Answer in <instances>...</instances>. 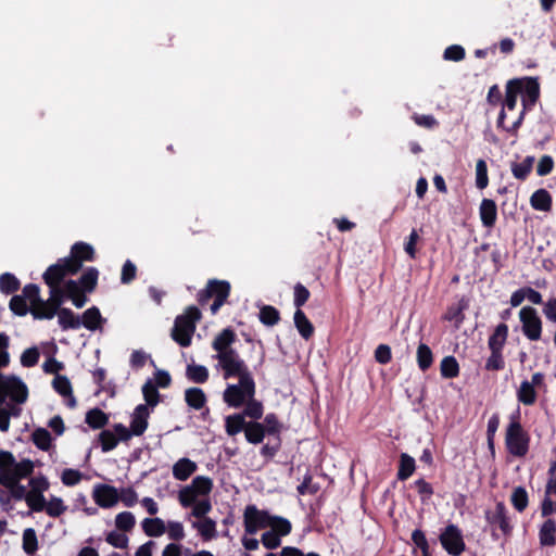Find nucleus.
I'll list each match as a JSON object with an SVG mask.
<instances>
[{
  "label": "nucleus",
  "instance_id": "1",
  "mask_svg": "<svg viewBox=\"0 0 556 556\" xmlns=\"http://www.w3.org/2000/svg\"><path fill=\"white\" fill-rule=\"evenodd\" d=\"M232 371L233 374L228 375V371L224 370V378L238 377L239 381L236 384L227 386L223 393V400L228 406L239 408L244 405L248 399L255 396L256 387L247 364L240 365L239 369Z\"/></svg>",
  "mask_w": 556,
  "mask_h": 556
},
{
  "label": "nucleus",
  "instance_id": "2",
  "mask_svg": "<svg viewBox=\"0 0 556 556\" xmlns=\"http://www.w3.org/2000/svg\"><path fill=\"white\" fill-rule=\"evenodd\" d=\"M236 339V332L228 327L223 329L212 342L213 350L217 352L218 364L223 371H228V375L233 374V369H239L240 365L245 364L238 352L231 348Z\"/></svg>",
  "mask_w": 556,
  "mask_h": 556
},
{
  "label": "nucleus",
  "instance_id": "3",
  "mask_svg": "<svg viewBox=\"0 0 556 556\" xmlns=\"http://www.w3.org/2000/svg\"><path fill=\"white\" fill-rule=\"evenodd\" d=\"M201 311L194 306H188L184 314L178 315L174 320L170 331L172 339L181 348L191 345L193 333L197 329V323L201 319Z\"/></svg>",
  "mask_w": 556,
  "mask_h": 556
},
{
  "label": "nucleus",
  "instance_id": "4",
  "mask_svg": "<svg viewBox=\"0 0 556 556\" xmlns=\"http://www.w3.org/2000/svg\"><path fill=\"white\" fill-rule=\"evenodd\" d=\"M505 444L507 451L516 457H523L529 452L530 434L520 422L519 410L509 416V424L505 433Z\"/></svg>",
  "mask_w": 556,
  "mask_h": 556
},
{
  "label": "nucleus",
  "instance_id": "5",
  "mask_svg": "<svg viewBox=\"0 0 556 556\" xmlns=\"http://www.w3.org/2000/svg\"><path fill=\"white\" fill-rule=\"evenodd\" d=\"M231 292V285L227 280L210 279L204 289L200 290L197 300L204 306L213 299L210 306L212 315H216L220 307L227 302Z\"/></svg>",
  "mask_w": 556,
  "mask_h": 556
},
{
  "label": "nucleus",
  "instance_id": "6",
  "mask_svg": "<svg viewBox=\"0 0 556 556\" xmlns=\"http://www.w3.org/2000/svg\"><path fill=\"white\" fill-rule=\"evenodd\" d=\"M7 397L16 404H23L28 397L27 386L16 376H3L0 372V406Z\"/></svg>",
  "mask_w": 556,
  "mask_h": 556
},
{
  "label": "nucleus",
  "instance_id": "7",
  "mask_svg": "<svg viewBox=\"0 0 556 556\" xmlns=\"http://www.w3.org/2000/svg\"><path fill=\"white\" fill-rule=\"evenodd\" d=\"M508 81L519 84V96L521 105L525 110H533L541 94V88L538 77L523 76L511 78Z\"/></svg>",
  "mask_w": 556,
  "mask_h": 556
},
{
  "label": "nucleus",
  "instance_id": "8",
  "mask_svg": "<svg viewBox=\"0 0 556 556\" xmlns=\"http://www.w3.org/2000/svg\"><path fill=\"white\" fill-rule=\"evenodd\" d=\"M50 296L47 301L43 300L42 308L30 309V314L35 319H52L56 312L62 307L64 300L66 299L64 288L62 286L49 287Z\"/></svg>",
  "mask_w": 556,
  "mask_h": 556
},
{
  "label": "nucleus",
  "instance_id": "9",
  "mask_svg": "<svg viewBox=\"0 0 556 556\" xmlns=\"http://www.w3.org/2000/svg\"><path fill=\"white\" fill-rule=\"evenodd\" d=\"M442 547L452 556H459L466 548L460 529L453 523L447 525L439 536Z\"/></svg>",
  "mask_w": 556,
  "mask_h": 556
},
{
  "label": "nucleus",
  "instance_id": "10",
  "mask_svg": "<svg viewBox=\"0 0 556 556\" xmlns=\"http://www.w3.org/2000/svg\"><path fill=\"white\" fill-rule=\"evenodd\" d=\"M64 258L68 263V268L77 274L83 268L84 262L96 260V251L91 244L77 241L71 247L70 255Z\"/></svg>",
  "mask_w": 556,
  "mask_h": 556
},
{
  "label": "nucleus",
  "instance_id": "11",
  "mask_svg": "<svg viewBox=\"0 0 556 556\" xmlns=\"http://www.w3.org/2000/svg\"><path fill=\"white\" fill-rule=\"evenodd\" d=\"M273 515L261 510L255 505H248L243 514L244 530L248 534H255L258 529L269 527Z\"/></svg>",
  "mask_w": 556,
  "mask_h": 556
},
{
  "label": "nucleus",
  "instance_id": "12",
  "mask_svg": "<svg viewBox=\"0 0 556 556\" xmlns=\"http://www.w3.org/2000/svg\"><path fill=\"white\" fill-rule=\"evenodd\" d=\"M523 334L531 341H538L542 334V320L532 306H523L519 312Z\"/></svg>",
  "mask_w": 556,
  "mask_h": 556
},
{
  "label": "nucleus",
  "instance_id": "13",
  "mask_svg": "<svg viewBox=\"0 0 556 556\" xmlns=\"http://www.w3.org/2000/svg\"><path fill=\"white\" fill-rule=\"evenodd\" d=\"M76 275L68 268L67 261L62 257L55 264L50 265L42 275V279L48 287L61 286L66 276Z\"/></svg>",
  "mask_w": 556,
  "mask_h": 556
},
{
  "label": "nucleus",
  "instance_id": "14",
  "mask_svg": "<svg viewBox=\"0 0 556 556\" xmlns=\"http://www.w3.org/2000/svg\"><path fill=\"white\" fill-rule=\"evenodd\" d=\"M92 498L101 508H111L119 502V494L115 486L99 483L93 486Z\"/></svg>",
  "mask_w": 556,
  "mask_h": 556
},
{
  "label": "nucleus",
  "instance_id": "15",
  "mask_svg": "<svg viewBox=\"0 0 556 556\" xmlns=\"http://www.w3.org/2000/svg\"><path fill=\"white\" fill-rule=\"evenodd\" d=\"M485 519L491 526H497L504 535H510L513 526L503 502H497L493 511H486Z\"/></svg>",
  "mask_w": 556,
  "mask_h": 556
},
{
  "label": "nucleus",
  "instance_id": "16",
  "mask_svg": "<svg viewBox=\"0 0 556 556\" xmlns=\"http://www.w3.org/2000/svg\"><path fill=\"white\" fill-rule=\"evenodd\" d=\"M519 90V84L511 81L506 83L505 97L502 100V109L497 116V127H503L504 121L506 118L505 109H507L508 111H514L516 109Z\"/></svg>",
  "mask_w": 556,
  "mask_h": 556
},
{
  "label": "nucleus",
  "instance_id": "17",
  "mask_svg": "<svg viewBox=\"0 0 556 556\" xmlns=\"http://www.w3.org/2000/svg\"><path fill=\"white\" fill-rule=\"evenodd\" d=\"M150 412L147 405L139 404L134 409L130 420V429L136 437L142 435L149 426Z\"/></svg>",
  "mask_w": 556,
  "mask_h": 556
},
{
  "label": "nucleus",
  "instance_id": "18",
  "mask_svg": "<svg viewBox=\"0 0 556 556\" xmlns=\"http://www.w3.org/2000/svg\"><path fill=\"white\" fill-rule=\"evenodd\" d=\"M479 214L484 227H494L497 219V206L495 201L491 199H483L480 203Z\"/></svg>",
  "mask_w": 556,
  "mask_h": 556
},
{
  "label": "nucleus",
  "instance_id": "19",
  "mask_svg": "<svg viewBox=\"0 0 556 556\" xmlns=\"http://www.w3.org/2000/svg\"><path fill=\"white\" fill-rule=\"evenodd\" d=\"M105 321L97 306L87 308L80 317L81 326L90 331L101 329Z\"/></svg>",
  "mask_w": 556,
  "mask_h": 556
},
{
  "label": "nucleus",
  "instance_id": "20",
  "mask_svg": "<svg viewBox=\"0 0 556 556\" xmlns=\"http://www.w3.org/2000/svg\"><path fill=\"white\" fill-rule=\"evenodd\" d=\"M294 326L304 340L313 337L315 328L302 309H296L293 316Z\"/></svg>",
  "mask_w": 556,
  "mask_h": 556
},
{
  "label": "nucleus",
  "instance_id": "21",
  "mask_svg": "<svg viewBox=\"0 0 556 556\" xmlns=\"http://www.w3.org/2000/svg\"><path fill=\"white\" fill-rule=\"evenodd\" d=\"M508 338V326L504 323L498 324L493 333L489 337L488 346L490 350L503 351Z\"/></svg>",
  "mask_w": 556,
  "mask_h": 556
},
{
  "label": "nucleus",
  "instance_id": "22",
  "mask_svg": "<svg viewBox=\"0 0 556 556\" xmlns=\"http://www.w3.org/2000/svg\"><path fill=\"white\" fill-rule=\"evenodd\" d=\"M52 387L60 395L70 397V406L74 407L76 405V400L73 396L72 383L66 376L56 375L52 381Z\"/></svg>",
  "mask_w": 556,
  "mask_h": 556
},
{
  "label": "nucleus",
  "instance_id": "23",
  "mask_svg": "<svg viewBox=\"0 0 556 556\" xmlns=\"http://www.w3.org/2000/svg\"><path fill=\"white\" fill-rule=\"evenodd\" d=\"M556 521L552 518L546 519L539 530V540L542 546H553L556 543Z\"/></svg>",
  "mask_w": 556,
  "mask_h": 556
},
{
  "label": "nucleus",
  "instance_id": "24",
  "mask_svg": "<svg viewBox=\"0 0 556 556\" xmlns=\"http://www.w3.org/2000/svg\"><path fill=\"white\" fill-rule=\"evenodd\" d=\"M248 421L241 413L229 415L225 418V431L229 437H235L245 431Z\"/></svg>",
  "mask_w": 556,
  "mask_h": 556
},
{
  "label": "nucleus",
  "instance_id": "25",
  "mask_svg": "<svg viewBox=\"0 0 556 556\" xmlns=\"http://www.w3.org/2000/svg\"><path fill=\"white\" fill-rule=\"evenodd\" d=\"M59 325L62 330L78 329L81 326L80 317L71 308H61L56 312Z\"/></svg>",
  "mask_w": 556,
  "mask_h": 556
},
{
  "label": "nucleus",
  "instance_id": "26",
  "mask_svg": "<svg viewBox=\"0 0 556 556\" xmlns=\"http://www.w3.org/2000/svg\"><path fill=\"white\" fill-rule=\"evenodd\" d=\"M185 401L189 407L200 410L205 406L207 400L202 389L192 387L185 391Z\"/></svg>",
  "mask_w": 556,
  "mask_h": 556
},
{
  "label": "nucleus",
  "instance_id": "27",
  "mask_svg": "<svg viewBox=\"0 0 556 556\" xmlns=\"http://www.w3.org/2000/svg\"><path fill=\"white\" fill-rule=\"evenodd\" d=\"M197 470V464L189 458H180L173 466V475L179 481H186Z\"/></svg>",
  "mask_w": 556,
  "mask_h": 556
},
{
  "label": "nucleus",
  "instance_id": "28",
  "mask_svg": "<svg viewBox=\"0 0 556 556\" xmlns=\"http://www.w3.org/2000/svg\"><path fill=\"white\" fill-rule=\"evenodd\" d=\"M531 206L536 211L549 212L552 210V197L545 189H538L530 198Z\"/></svg>",
  "mask_w": 556,
  "mask_h": 556
},
{
  "label": "nucleus",
  "instance_id": "29",
  "mask_svg": "<svg viewBox=\"0 0 556 556\" xmlns=\"http://www.w3.org/2000/svg\"><path fill=\"white\" fill-rule=\"evenodd\" d=\"M85 421L91 429H102L109 424V415L94 407L86 413Z\"/></svg>",
  "mask_w": 556,
  "mask_h": 556
},
{
  "label": "nucleus",
  "instance_id": "30",
  "mask_svg": "<svg viewBox=\"0 0 556 556\" xmlns=\"http://www.w3.org/2000/svg\"><path fill=\"white\" fill-rule=\"evenodd\" d=\"M143 532L151 538H159L166 531V526L161 518H144L141 522Z\"/></svg>",
  "mask_w": 556,
  "mask_h": 556
},
{
  "label": "nucleus",
  "instance_id": "31",
  "mask_svg": "<svg viewBox=\"0 0 556 556\" xmlns=\"http://www.w3.org/2000/svg\"><path fill=\"white\" fill-rule=\"evenodd\" d=\"M98 279L99 270L96 267H88L76 281L86 291V293H92L98 286Z\"/></svg>",
  "mask_w": 556,
  "mask_h": 556
},
{
  "label": "nucleus",
  "instance_id": "32",
  "mask_svg": "<svg viewBox=\"0 0 556 556\" xmlns=\"http://www.w3.org/2000/svg\"><path fill=\"white\" fill-rule=\"evenodd\" d=\"M266 429L258 421H249L244 431L245 439L251 444H260L263 442Z\"/></svg>",
  "mask_w": 556,
  "mask_h": 556
},
{
  "label": "nucleus",
  "instance_id": "33",
  "mask_svg": "<svg viewBox=\"0 0 556 556\" xmlns=\"http://www.w3.org/2000/svg\"><path fill=\"white\" fill-rule=\"evenodd\" d=\"M416 463L414 457L406 453H402L400 456V464L397 470V480L405 481L407 480L415 471Z\"/></svg>",
  "mask_w": 556,
  "mask_h": 556
},
{
  "label": "nucleus",
  "instance_id": "34",
  "mask_svg": "<svg viewBox=\"0 0 556 556\" xmlns=\"http://www.w3.org/2000/svg\"><path fill=\"white\" fill-rule=\"evenodd\" d=\"M536 397L538 394L535 389L532 387V383H529L528 380H523L517 390L518 401L523 405L531 406L536 402Z\"/></svg>",
  "mask_w": 556,
  "mask_h": 556
},
{
  "label": "nucleus",
  "instance_id": "35",
  "mask_svg": "<svg viewBox=\"0 0 556 556\" xmlns=\"http://www.w3.org/2000/svg\"><path fill=\"white\" fill-rule=\"evenodd\" d=\"M22 296L30 303V309H41L43 300L40 298V288L35 283L26 285L22 290Z\"/></svg>",
  "mask_w": 556,
  "mask_h": 556
},
{
  "label": "nucleus",
  "instance_id": "36",
  "mask_svg": "<svg viewBox=\"0 0 556 556\" xmlns=\"http://www.w3.org/2000/svg\"><path fill=\"white\" fill-rule=\"evenodd\" d=\"M534 163V156L528 155L521 163H511V173L516 179L526 180L530 175Z\"/></svg>",
  "mask_w": 556,
  "mask_h": 556
},
{
  "label": "nucleus",
  "instance_id": "37",
  "mask_svg": "<svg viewBox=\"0 0 556 556\" xmlns=\"http://www.w3.org/2000/svg\"><path fill=\"white\" fill-rule=\"evenodd\" d=\"M441 376L445 379H453L459 375V364L457 359L450 355L445 356L440 364Z\"/></svg>",
  "mask_w": 556,
  "mask_h": 556
},
{
  "label": "nucleus",
  "instance_id": "38",
  "mask_svg": "<svg viewBox=\"0 0 556 556\" xmlns=\"http://www.w3.org/2000/svg\"><path fill=\"white\" fill-rule=\"evenodd\" d=\"M193 527L198 529V532L204 541H211L216 538V522L208 517H204L201 521L194 522Z\"/></svg>",
  "mask_w": 556,
  "mask_h": 556
},
{
  "label": "nucleus",
  "instance_id": "39",
  "mask_svg": "<svg viewBox=\"0 0 556 556\" xmlns=\"http://www.w3.org/2000/svg\"><path fill=\"white\" fill-rule=\"evenodd\" d=\"M258 318L263 325L273 327L280 321V313L275 306L263 305L260 308Z\"/></svg>",
  "mask_w": 556,
  "mask_h": 556
},
{
  "label": "nucleus",
  "instance_id": "40",
  "mask_svg": "<svg viewBox=\"0 0 556 556\" xmlns=\"http://www.w3.org/2000/svg\"><path fill=\"white\" fill-rule=\"evenodd\" d=\"M186 377L194 383H205L208 380V370L203 365L190 364L186 368Z\"/></svg>",
  "mask_w": 556,
  "mask_h": 556
},
{
  "label": "nucleus",
  "instance_id": "41",
  "mask_svg": "<svg viewBox=\"0 0 556 556\" xmlns=\"http://www.w3.org/2000/svg\"><path fill=\"white\" fill-rule=\"evenodd\" d=\"M33 443L41 451H49L52 445L50 432L45 428H37L31 433Z\"/></svg>",
  "mask_w": 556,
  "mask_h": 556
},
{
  "label": "nucleus",
  "instance_id": "42",
  "mask_svg": "<svg viewBox=\"0 0 556 556\" xmlns=\"http://www.w3.org/2000/svg\"><path fill=\"white\" fill-rule=\"evenodd\" d=\"M433 363V354L431 349L425 344L420 343L417 348V364L421 371L428 370Z\"/></svg>",
  "mask_w": 556,
  "mask_h": 556
},
{
  "label": "nucleus",
  "instance_id": "43",
  "mask_svg": "<svg viewBox=\"0 0 556 556\" xmlns=\"http://www.w3.org/2000/svg\"><path fill=\"white\" fill-rule=\"evenodd\" d=\"M22 541L24 552L29 556H34L38 551V539L36 531L33 528L25 529L23 531Z\"/></svg>",
  "mask_w": 556,
  "mask_h": 556
},
{
  "label": "nucleus",
  "instance_id": "44",
  "mask_svg": "<svg viewBox=\"0 0 556 556\" xmlns=\"http://www.w3.org/2000/svg\"><path fill=\"white\" fill-rule=\"evenodd\" d=\"M269 527L270 531L280 538L289 535L292 531L290 520L281 516H273Z\"/></svg>",
  "mask_w": 556,
  "mask_h": 556
},
{
  "label": "nucleus",
  "instance_id": "45",
  "mask_svg": "<svg viewBox=\"0 0 556 556\" xmlns=\"http://www.w3.org/2000/svg\"><path fill=\"white\" fill-rule=\"evenodd\" d=\"M264 413V407L262 402L255 400L253 396L252 399H248V401L244 403V409L241 413L245 417H250L254 419V421L262 418Z\"/></svg>",
  "mask_w": 556,
  "mask_h": 556
},
{
  "label": "nucleus",
  "instance_id": "46",
  "mask_svg": "<svg viewBox=\"0 0 556 556\" xmlns=\"http://www.w3.org/2000/svg\"><path fill=\"white\" fill-rule=\"evenodd\" d=\"M21 287L20 280L11 273L0 276V291L4 294H13Z\"/></svg>",
  "mask_w": 556,
  "mask_h": 556
},
{
  "label": "nucleus",
  "instance_id": "47",
  "mask_svg": "<svg viewBox=\"0 0 556 556\" xmlns=\"http://www.w3.org/2000/svg\"><path fill=\"white\" fill-rule=\"evenodd\" d=\"M142 394L146 401L144 405H147V407H155L159 404L160 393L156 386L151 380H148L142 386Z\"/></svg>",
  "mask_w": 556,
  "mask_h": 556
},
{
  "label": "nucleus",
  "instance_id": "48",
  "mask_svg": "<svg viewBox=\"0 0 556 556\" xmlns=\"http://www.w3.org/2000/svg\"><path fill=\"white\" fill-rule=\"evenodd\" d=\"M67 510V506L64 504L61 497L51 496V498L46 502L45 511L48 516L52 518H58L63 515Z\"/></svg>",
  "mask_w": 556,
  "mask_h": 556
},
{
  "label": "nucleus",
  "instance_id": "49",
  "mask_svg": "<svg viewBox=\"0 0 556 556\" xmlns=\"http://www.w3.org/2000/svg\"><path fill=\"white\" fill-rule=\"evenodd\" d=\"M510 502L517 511L522 513L529 504V497L526 489L522 486L515 488L510 497Z\"/></svg>",
  "mask_w": 556,
  "mask_h": 556
},
{
  "label": "nucleus",
  "instance_id": "50",
  "mask_svg": "<svg viewBox=\"0 0 556 556\" xmlns=\"http://www.w3.org/2000/svg\"><path fill=\"white\" fill-rule=\"evenodd\" d=\"M190 486L199 496H205L211 493L213 489V481L208 477L197 476L195 478H193Z\"/></svg>",
  "mask_w": 556,
  "mask_h": 556
},
{
  "label": "nucleus",
  "instance_id": "51",
  "mask_svg": "<svg viewBox=\"0 0 556 556\" xmlns=\"http://www.w3.org/2000/svg\"><path fill=\"white\" fill-rule=\"evenodd\" d=\"M135 525L136 519L130 511H122L115 517V526L121 531L129 532L134 529Z\"/></svg>",
  "mask_w": 556,
  "mask_h": 556
},
{
  "label": "nucleus",
  "instance_id": "52",
  "mask_svg": "<svg viewBox=\"0 0 556 556\" xmlns=\"http://www.w3.org/2000/svg\"><path fill=\"white\" fill-rule=\"evenodd\" d=\"M98 440L104 453L114 450L118 444V439H116L114 431L111 430H102L98 435Z\"/></svg>",
  "mask_w": 556,
  "mask_h": 556
},
{
  "label": "nucleus",
  "instance_id": "53",
  "mask_svg": "<svg viewBox=\"0 0 556 556\" xmlns=\"http://www.w3.org/2000/svg\"><path fill=\"white\" fill-rule=\"evenodd\" d=\"M489 185L488 165L482 159L476 163V186L478 189L483 190Z\"/></svg>",
  "mask_w": 556,
  "mask_h": 556
},
{
  "label": "nucleus",
  "instance_id": "54",
  "mask_svg": "<svg viewBox=\"0 0 556 556\" xmlns=\"http://www.w3.org/2000/svg\"><path fill=\"white\" fill-rule=\"evenodd\" d=\"M46 502L47 501L43 494L28 491L26 504L31 511L40 513L45 510Z\"/></svg>",
  "mask_w": 556,
  "mask_h": 556
},
{
  "label": "nucleus",
  "instance_id": "55",
  "mask_svg": "<svg viewBox=\"0 0 556 556\" xmlns=\"http://www.w3.org/2000/svg\"><path fill=\"white\" fill-rule=\"evenodd\" d=\"M491 354L485 362V369L497 371L505 367L503 351L490 350Z\"/></svg>",
  "mask_w": 556,
  "mask_h": 556
},
{
  "label": "nucleus",
  "instance_id": "56",
  "mask_svg": "<svg viewBox=\"0 0 556 556\" xmlns=\"http://www.w3.org/2000/svg\"><path fill=\"white\" fill-rule=\"evenodd\" d=\"M412 541L421 551V556H431L430 546L422 530L416 529L412 533Z\"/></svg>",
  "mask_w": 556,
  "mask_h": 556
},
{
  "label": "nucleus",
  "instance_id": "57",
  "mask_svg": "<svg viewBox=\"0 0 556 556\" xmlns=\"http://www.w3.org/2000/svg\"><path fill=\"white\" fill-rule=\"evenodd\" d=\"M9 307L17 316H25L28 312L30 313V306L28 307L26 300L22 295H13Z\"/></svg>",
  "mask_w": 556,
  "mask_h": 556
},
{
  "label": "nucleus",
  "instance_id": "58",
  "mask_svg": "<svg viewBox=\"0 0 556 556\" xmlns=\"http://www.w3.org/2000/svg\"><path fill=\"white\" fill-rule=\"evenodd\" d=\"M263 425L266 429L267 434H271V435H276V437L280 435L282 425L279 421L276 414H274V413L267 414L264 418Z\"/></svg>",
  "mask_w": 556,
  "mask_h": 556
},
{
  "label": "nucleus",
  "instance_id": "59",
  "mask_svg": "<svg viewBox=\"0 0 556 556\" xmlns=\"http://www.w3.org/2000/svg\"><path fill=\"white\" fill-rule=\"evenodd\" d=\"M293 294V304L296 307V309H301V307L308 301L311 292L304 285L298 282L294 286Z\"/></svg>",
  "mask_w": 556,
  "mask_h": 556
},
{
  "label": "nucleus",
  "instance_id": "60",
  "mask_svg": "<svg viewBox=\"0 0 556 556\" xmlns=\"http://www.w3.org/2000/svg\"><path fill=\"white\" fill-rule=\"evenodd\" d=\"M198 496L190 485L184 486L178 493L179 503L186 508L193 506L198 502Z\"/></svg>",
  "mask_w": 556,
  "mask_h": 556
},
{
  "label": "nucleus",
  "instance_id": "61",
  "mask_svg": "<svg viewBox=\"0 0 556 556\" xmlns=\"http://www.w3.org/2000/svg\"><path fill=\"white\" fill-rule=\"evenodd\" d=\"M40 357L39 350L36 346L26 349L21 355V364L24 367H34L38 364Z\"/></svg>",
  "mask_w": 556,
  "mask_h": 556
},
{
  "label": "nucleus",
  "instance_id": "62",
  "mask_svg": "<svg viewBox=\"0 0 556 556\" xmlns=\"http://www.w3.org/2000/svg\"><path fill=\"white\" fill-rule=\"evenodd\" d=\"M463 305H452L447 307L443 318L448 321H455L456 327H459L465 319V315L463 313Z\"/></svg>",
  "mask_w": 556,
  "mask_h": 556
},
{
  "label": "nucleus",
  "instance_id": "63",
  "mask_svg": "<svg viewBox=\"0 0 556 556\" xmlns=\"http://www.w3.org/2000/svg\"><path fill=\"white\" fill-rule=\"evenodd\" d=\"M83 479V473L77 469L66 468L61 475V481L66 486H74Z\"/></svg>",
  "mask_w": 556,
  "mask_h": 556
},
{
  "label": "nucleus",
  "instance_id": "64",
  "mask_svg": "<svg viewBox=\"0 0 556 556\" xmlns=\"http://www.w3.org/2000/svg\"><path fill=\"white\" fill-rule=\"evenodd\" d=\"M12 469L20 480L29 477L34 472V463L30 459H23L20 463L15 462Z\"/></svg>",
  "mask_w": 556,
  "mask_h": 556
}]
</instances>
